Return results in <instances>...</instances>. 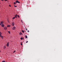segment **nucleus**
<instances>
[{
    "instance_id": "27",
    "label": "nucleus",
    "mask_w": 62,
    "mask_h": 62,
    "mask_svg": "<svg viewBox=\"0 0 62 62\" xmlns=\"http://www.w3.org/2000/svg\"><path fill=\"white\" fill-rule=\"evenodd\" d=\"M28 42V41H27L26 42V43H27V42Z\"/></svg>"
},
{
    "instance_id": "15",
    "label": "nucleus",
    "mask_w": 62,
    "mask_h": 62,
    "mask_svg": "<svg viewBox=\"0 0 62 62\" xmlns=\"http://www.w3.org/2000/svg\"><path fill=\"white\" fill-rule=\"evenodd\" d=\"M15 18V17H14L13 18V19H14Z\"/></svg>"
},
{
    "instance_id": "8",
    "label": "nucleus",
    "mask_w": 62,
    "mask_h": 62,
    "mask_svg": "<svg viewBox=\"0 0 62 62\" xmlns=\"http://www.w3.org/2000/svg\"><path fill=\"white\" fill-rule=\"evenodd\" d=\"M17 15H15V18H17Z\"/></svg>"
},
{
    "instance_id": "10",
    "label": "nucleus",
    "mask_w": 62,
    "mask_h": 62,
    "mask_svg": "<svg viewBox=\"0 0 62 62\" xmlns=\"http://www.w3.org/2000/svg\"><path fill=\"white\" fill-rule=\"evenodd\" d=\"M19 35H22V32H20L19 33Z\"/></svg>"
},
{
    "instance_id": "7",
    "label": "nucleus",
    "mask_w": 62,
    "mask_h": 62,
    "mask_svg": "<svg viewBox=\"0 0 62 62\" xmlns=\"http://www.w3.org/2000/svg\"><path fill=\"white\" fill-rule=\"evenodd\" d=\"M1 35H2V33L0 32V37H1L2 36Z\"/></svg>"
},
{
    "instance_id": "29",
    "label": "nucleus",
    "mask_w": 62,
    "mask_h": 62,
    "mask_svg": "<svg viewBox=\"0 0 62 62\" xmlns=\"http://www.w3.org/2000/svg\"><path fill=\"white\" fill-rule=\"evenodd\" d=\"M29 31H27L28 32H29Z\"/></svg>"
},
{
    "instance_id": "22",
    "label": "nucleus",
    "mask_w": 62,
    "mask_h": 62,
    "mask_svg": "<svg viewBox=\"0 0 62 62\" xmlns=\"http://www.w3.org/2000/svg\"><path fill=\"white\" fill-rule=\"evenodd\" d=\"M15 52H16V51H15L14 52V53H15Z\"/></svg>"
},
{
    "instance_id": "23",
    "label": "nucleus",
    "mask_w": 62,
    "mask_h": 62,
    "mask_svg": "<svg viewBox=\"0 0 62 62\" xmlns=\"http://www.w3.org/2000/svg\"><path fill=\"white\" fill-rule=\"evenodd\" d=\"M2 25V24H1V23H0V25Z\"/></svg>"
},
{
    "instance_id": "19",
    "label": "nucleus",
    "mask_w": 62,
    "mask_h": 62,
    "mask_svg": "<svg viewBox=\"0 0 62 62\" xmlns=\"http://www.w3.org/2000/svg\"><path fill=\"white\" fill-rule=\"evenodd\" d=\"M17 17H18V18H19V17H19V15L17 16Z\"/></svg>"
},
{
    "instance_id": "16",
    "label": "nucleus",
    "mask_w": 62,
    "mask_h": 62,
    "mask_svg": "<svg viewBox=\"0 0 62 62\" xmlns=\"http://www.w3.org/2000/svg\"><path fill=\"white\" fill-rule=\"evenodd\" d=\"M22 39H23V38H21V40H22Z\"/></svg>"
},
{
    "instance_id": "34",
    "label": "nucleus",
    "mask_w": 62,
    "mask_h": 62,
    "mask_svg": "<svg viewBox=\"0 0 62 62\" xmlns=\"http://www.w3.org/2000/svg\"><path fill=\"white\" fill-rule=\"evenodd\" d=\"M0 4H1V3H0Z\"/></svg>"
},
{
    "instance_id": "9",
    "label": "nucleus",
    "mask_w": 62,
    "mask_h": 62,
    "mask_svg": "<svg viewBox=\"0 0 62 62\" xmlns=\"http://www.w3.org/2000/svg\"><path fill=\"white\" fill-rule=\"evenodd\" d=\"M0 23H1V24H3V22H1Z\"/></svg>"
},
{
    "instance_id": "32",
    "label": "nucleus",
    "mask_w": 62,
    "mask_h": 62,
    "mask_svg": "<svg viewBox=\"0 0 62 62\" xmlns=\"http://www.w3.org/2000/svg\"><path fill=\"white\" fill-rule=\"evenodd\" d=\"M27 29H26V31H27Z\"/></svg>"
},
{
    "instance_id": "2",
    "label": "nucleus",
    "mask_w": 62,
    "mask_h": 62,
    "mask_svg": "<svg viewBox=\"0 0 62 62\" xmlns=\"http://www.w3.org/2000/svg\"><path fill=\"white\" fill-rule=\"evenodd\" d=\"M7 47H8L9 46V42H8L7 44Z\"/></svg>"
},
{
    "instance_id": "31",
    "label": "nucleus",
    "mask_w": 62,
    "mask_h": 62,
    "mask_svg": "<svg viewBox=\"0 0 62 62\" xmlns=\"http://www.w3.org/2000/svg\"><path fill=\"white\" fill-rule=\"evenodd\" d=\"M22 22L23 23V21H22Z\"/></svg>"
},
{
    "instance_id": "4",
    "label": "nucleus",
    "mask_w": 62,
    "mask_h": 62,
    "mask_svg": "<svg viewBox=\"0 0 62 62\" xmlns=\"http://www.w3.org/2000/svg\"><path fill=\"white\" fill-rule=\"evenodd\" d=\"M4 28L5 30H6L7 29V28L6 27H4Z\"/></svg>"
},
{
    "instance_id": "3",
    "label": "nucleus",
    "mask_w": 62,
    "mask_h": 62,
    "mask_svg": "<svg viewBox=\"0 0 62 62\" xmlns=\"http://www.w3.org/2000/svg\"><path fill=\"white\" fill-rule=\"evenodd\" d=\"M16 3H20V2L18 0H17L16 2Z\"/></svg>"
},
{
    "instance_id": "21",
    "label": "nucleus",
    "mask_w": 62,
    "mask_h": 62,
    "mask_svg": "<svg viewBox=\"0 0 62 62\" xmlns=\"http://www.w3.org/2000/svg\"><path fill=\"white\" fill-rule=\"evenodd\" d=\"M14 7H17V6H14Z\"/></svg>"
},
{
    "instance_id": "6",
    "label": "nucleus",
    "mask_w": 62,
    "mask_h": 62,
    "mask_svg": "<svg viewBox=\"0 0 62 62\" xmlns=\"http://www.w3.org/2000/svg\"><path fill=\"white\" fill-rule=\"evenodd\" d=\"M1 26H2V27H4V25L3 24H2L1 25Z\"/></svg>"
},
{
    "instance_id": "12",
    "label": "nucleus",
    "mask_w": 62,
    "mask_h": 62,
    "mask_svg": "<svg viewBox=\"0 0 62 62\" xmlns=\"http://www.w3.org/2000/svg\"><path fill=\"white\" fill-rule=\"evenodd\" d=\"M25 37L27 39V35H26Z\"/></svg>"
},
{
    "instance_id": "1",
    "label": "nucleus",
    "mask_w": 62,
    "mask_h": 62,
    "mask_svg": "<svg viewBox=\"0 0 62 62\" xmlns=\"http://www.w3.org/2000/svg\"><path fill=\"white\" fill-rule=\"evenodd\" d=\"M16 29V27H13V28L12 29V30H14Z\"/></svg>"
},
{
    "instance_id": "24",
    "label": "nucleus",
    "mask_w": 62,
    "mask_h": 62,
    "mask_svg": "<svg viewBox=\"0 0 62 62\" xmlns=\"http://www.w3.org/2000/svg\"><path fill=\"white\" fill-rule=\"evenodd\" d=\"M8 0H5V1H7Z\"/></svg>"
},
{
    "instance_id": "13",
    "label": "nucleus",
    "mask_w": 62,
    "mask_h": 62,
    "mask_svg": "<svg viewBox=\"0 0 62 62\" xmlns=\"http://www.w3.org/2000/svg\"><path fill=\"white\" fill-rule=\"evenodd\" d=\"M8 33H9V34H10V31H8Z\"/></svg>"
},
{
    "instance_id": "25",
    "label": "nucleus",
    "mask_w": 62,
    "mask_h": 62,
    "mask_svg": "<svg viewBox=\"0 0 62 62\" xmlns=\"http://www.w3.org/2000/svg\"><path fill=\"white\" fill-rule=\"evenodd\" d=\"M1 1H4V0H1Z\"/></svg>"
},
{
    "instance_id": "14",
    "label": "nucleus",
    "mask_w": 62,
    "mask_h": 62,
    "mask_svg": "<svg viewBox=\"0 0 62 62\" xmlns=\"http://www.w3.org/2000/svg\"><path fill=\"white\" fill-rule=\"evenodd\" d=\"M22 32H23V33H24V31H23V30H22Z\"/></svg>"
},
{
    "instance_id": "18",
    "label": "nucleus",
    "mask_w": 62,
    "mask_h": 62,
    "mask_svg": "<svg viewBox=\"0 0 62 62\" xmlns=\"http://www.w3.org/2000/svg\"><path fill=\"white\" fill-rule=\"evenodd\" d=\"M4 49H5V48H6V46H4Z\"/></svg>"
},
{
    "instance_id": "20",
    "label": "nucleus",
    "mask_w": 62,
    "mask_h": 62,
    "mask_svg": "<svg viewBox=\"0 0 62 62\" xmlns=\"http://www.w3.org/2000/svg\"><path fill=\"white\" fill-rule=\"evenodd\" d=\"M2 62H5V61H2Z\"/></svg>"
},
{
    "instance_id": "5",
    "label": "nucleus",
    "mask_w": 62,
    "mask_h": 62,
    "mask_svg": "<svg viewBox=\"0 0 62 62\" xmlns=\"http://www.w3.org/2000/svg\"><path fill=\"white\" fill-rule=\"evenodd\" d=\"M12 26H14V23L13 22L12 23Z\"/></svg>"
},
{
    "instance_id": "11",
    "label": "nucleus",
    "mask_w": 62,
    "mask_h": 62,
    "mask_svg": "<svg viewBox=\"0 0 62 62\" xmlns=\"http://www.w3.org/2000/svg\"><path fill=\"white\" fill-rule=\"evenodd\" d=\"M0 37H1V38H2V39H3V36H1Z\"/></svg>"
},
{
    "instance_id": "28",
    "label": "nucleus",
    "mask_w": 62,
    "mask_h": 62,
    "mask_svg": "<svg viewBox=\"0 0 62 62\" xmlns=\"http://www.w3.org/2000/svg\"><path fill=\"white\" fill-rule=\"evenodd\" d=\"M9 6L10 7H11V6H10V5H9Z\"/></svg>"
},
{
    "instance_id": "17",
    "label": "nucleus",
    "mask_w": 62,
    "mask_h": 62,
    "mask_svg": "<svg viewBox=\"0 0 62 62\" xmlns=\"http://www.w3.org/2000/svg\"><path fill=\"white\" fill-rule=\"evenodd\" d=\"M14 4H15V5L16 4V3L15 2H14Z\"/></svg>"
},
{
    "instance_id": "30",
    "label": "nucleus",
    "mask_w": 62,
    "mask_h": 62,
    "mask_svg": "<svg viewBox=\"0 0 62 62\" xmlns=\"http://www.w3.org/2000/svg\"><path fill=\"white\" fill-rule=\"evenodd\" d=\"M21 45H22V44L21 43Z\"/></svg>"
},
{
    "instance_id": "26",
    "label": "nucleus",
    "mask_w": 62,
    "mask_h": 62,
    "mask_svg": "<svg viewBox=\"0 0 62 62\" xmlns=\"http://www.w3.org/2000/svg\"><path fill=\"white\" fill-rule=\"evenodd\" d=\"M7 26L8 27H9V26L8 25Z\"/></svg>"
},
{
    "instance_id": "33",
    "label": "nucleus",
    "mask_w": 62,
    "mask_h": 62,
    "mask_svg": "<svg viewBox=\"0 0 62 62\" xmlns=\"http://www.w3.org/2000/svg\"><path fill=\"white\" fill-rule=\"evenodd\" d=\"M0 52H1V51H0Z\"/></svg>"
}]
</instances>
